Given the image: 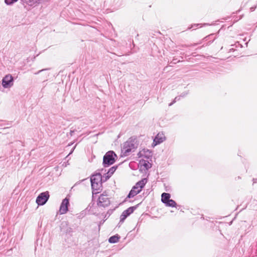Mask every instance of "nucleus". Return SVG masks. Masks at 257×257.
Here are the masks:
<instances>
[{"mask_svg": "<svg viewBox=\"0 0 257 257\" xmlns=\"http://www.w3.org/2000/svg\"><path fill=\"white\" fill-rule=\"evenodd\" d=\"M136 208V207H130L127 209L123 211L121 215L120 216V223H123L124 220L126 218V217L129 216L131 214H132L135 209Z\"/></svg>", "mask_w": 257, "mask_h": 257, "instance_id": "obj_6", "label": "nucleus"}, {"mask_svg": "<svg viewBox=\"0 0 257 257\" xmlns=\"http://www.w3.org/2000/svg\"><path fill=\"white\" fill-rule=\"evenodd\" d=\"M46 0H22V2L26 3L30 6H35Z\"/></svg>", "mask_w": 257, "mask_h": 257, "instance_id": "obj_10", "label": "nucleus"}, {"mask_svg": "<svg viewBox=\"0 0 257 257\" xmlns=\"http://www.w3.org/2000/svg\"><path fill=\"white\" fill-rule=\"evenodd\" d=\"M144 152H145V150L144 151L140 152L138 154V155H139V156L141 157L143 155V153H144Z\"/></svg>", "mask_w": 257, "mask_h": 257, "instance_id": "obj_22", "label": "nucleus"}, {"mask_svg": "<svg viewBox=\"0 0 257 257\" xmlns=\"http://www.w3.org/2000/svg\"><path fill=\"white\" fill-rule=\"evenodd\" d=\"M117 158V156L113 151L107 152L103 158V165L104 167H107L112 165Z\"/></svg>", "mask_w": 257, "mask_h": 257, "instance_id": "obj_2", "label": "nucleus"}, {"mask_svg": "<svg viewBox=\"0 0 257 257\" xmlns=\"http://www.w3.org/2000/svg\"><path fill=\"white\" fill-rule=\"evenodd\" d=\"M140 192L141 191H140L139 190L134 186L128 193L127 198H131L134 197Z\"/></svg>", "mask_w": 257, "mask_h": 257, "instance_id": "obj_13", "label": "nucleus"}, {"mask_svg": "<svg viewBox=\"0 0 257 257\" xmlns=\"http://www.w3.org/2000/svg\"><path fill=\"white\" fill-rule=\"evenodd\" d=\"M137 140L133 138H130L123 145L122 151L125 156H127L131 152H134L138 147Z\"/></svg>", "mask_w": 257, "mask_h": 257, "instance_id": "obj_1", "label": "nucleus"}, {"mask_svg": "<svg viewBox=\"0 0 257 257\" xmlns=\"http://www.w3.org/2000/svg\"><path fill=\"white\" fill-rule=\"evenodd\" d=\"M2 84L5 88L11 87L14 84V79L12 75H6L2 79Z\"/></svg>", "mask_w": 257, "mask_h": 257, "instance_id": "obj_4", "label": "nucleus"}, {"mask_svg": "<svg viewBox=\"0 0 257 257\" xmlns=\"http://www.w3.org/2000/svg\"><path fill=\"white\" fill-rule=\"evenodd\" d=\"M91 182L95 183H102V176L100 173H97L91 176L90 179Z\"/></svg>", "mask_w": 257, "mask_h": 257, "instance_id": "obj_12", "label": "nucleus"}, {"mask_svg": "<svg viewBox=\"0 0 257 257\" xmlns=\"http://www.w3.org/2000/svg\"><path fill=\"white\" fill-rule=\"evenodd\" d=\"M64 231L66 232V233H69L72 231V229L71 228L68 227L66 230Z\"/></svg>", "mask_w": 257, "mask_h": 257, "instance_id": "obj_20", "label": "nucleus"}, {"mask_svg": "<svg viewBox=\"0 0 257 257\" xmlns=\"http://www.w3.org/2000/svg\"><path fill=\"white\" fill-rule=\"evenodd\" d=\"M65 225H66V226H67V223H66V222H63V223H62V227H61V230H63V227Z\"/></svg>", "mask_w": 257, "mask_h": 257, "instance_id": "obj_21", "label": "nucleus"}, {"mask_svg": "<svg viewBox=\"0 0 257 257\" xmlns=\"http://www.w3.org/2000/svg\"><path fill=\"white\" fill-rule=\"evenodd\" d=\"M119 238L120 236L118 235H115L109 237L108 241L111 243H116L119 241Z\"/></svg>", "mask_w": 257, "mask_h": 257, "instance_id": "obj_16", "label": "nucleus"}, {"mask_svg": "<svg viewBox=\"0 0 257 257\" xmlns=\"http://www.w3.org/2000/svg\"><path fill=\"white\" fill-rule=\"evenodd\" d=\"M170 194L167 193H163L161 195V200L163 203L164 204H166L168 200H170Z\"/></svg>", "mask_w": 257, "mask_h": 257, "instance_id": "obj_14", "label": "nucleus"}, {"mask_svg": "<svg viewBox=\"0 0 257 257\" xmlns=\"http://www.w3.org/2000/svg\"><path fill=\"white\" fill-rule=\"evenodd\" d=\"M193 25H192V26H191V27H189L188 29H191L192 28H193Z\"/></svg>", "mask_w": 257, "mask_h": 257, "instance_id": "obj_28", "label": "nucleus"}, {"mask_svg": "<svg viewBox=\"0 0 257 257\" xmlns=\"http://www.w3.org/2000/svg\"><path fill=\"white\" fill-rule=\"evenodd\" d=\"M198 25V24H197V25L194 24V26H197Z\"/></svg>", "mask_w": 257, "mask_h": 257, "instance_id": "obj_29", "label": "nucleus"}, {"mask_svg": "<svg viewBox=\"0 0 257 257\" xmlns=\"http://www.w3.org/2000/svg\"><path fill=\"white\" fill-rule=\"evenodd\" d=\"M17 1L18 0H5V3L7 5H12L13 4L17 2Z\"/></svg>", "mask_w": 257, "mask_h": 257, "instance_id": "obj_19", "label": "nucleus"}, {"mask_svg": "<svg viewBox=\"0 0 257 257\" xmlns=\"http://www.w3.org/2000/svg\"><path fill=\"white\" fill-rule=\"evenodd\" d=\"M144 166L147 169L148 168V164H147V163H145V164L144 165Z\"/></svg>", "mask_w": 257, "mask_h": 257, "instance_id": "obj_25", "label": "nucleus"}, {"mask_svg": "<svg viewBox=\"0 0 257 257\" xmlns=\"http://www.w3.org/2000/svg\"><path fill=\"white\" fill-rule=\"evenodd\" d=\"M188 94V92H184L183 93H182L180 95L178 96H176L174 99L173 100V101L170 103L169 105V106H171L173 104H174V103H175L177 101H179L181 97H185Z\"/></svg>", "mask_w": 257, "mask_h": 257, "instance_id": "obj_15", "label": "nucleus"}, {"mask_svg": "<svg viewBox=\"0 0 257 257\" xmlns=\"http://www.w3.org/2000/svg\"><path fill=\"white\" fill-rule=\"evenodd\" d=\"M49 198V194L48 191L42 192L37 197L36 203L39 205H44Z\"/></svg>", "mask_w": 257, "mask_h": 257, "instance_id": "obj_5", "label": "nucleus"}, {"mask_svg": "<svg viewBox=\"0 0 257 257\" xmlns=\"http://www.w3.org/2000/svg\"><path fill=\"white\" fill-rule=\"evenodd\" d=\"M165 139V137L164 134L163 133H158L157 135L155 137L154 139L153 143L155 144V146L160 144L164 142Z\"/></svg>", "mask_w": 257, "mask_h": 257, "instance_id": "obj_9", "label": "nucleus"}, {"mask_svg": "<svg viewBox=\"0 0 257 257\" xmlns=\"http://www.w3.org/2000/svg\"><path fill=\"white\" fill-rule=\"evenodd\" d=\"M147 183V179L143 178L141 180L138 182L135 185L136 187H137L140 191H141L142 189L146 184Z\"/></svg>", "mask_w": 257, "mask_h": 257, "instance_id": "obj_11", "label": "nucleus"}, {"mask_svg": "<svg viewBox=\"0 0 257 257\" xmlns=\"http://www.w3.org/2000/svg\"><path fill=\"white\" fill-rule=\"evenodd\" d=\"M255 9V7H251L250 8V10L251 12H253Z\"/></svg>", "mask_w": 257, "mask_h": 257, "instance_id": "obj_24", "label": "nucleus"}, {"mask_svg": "<svg viewBox=\"0 0 257 257\" xmlns=\"http://www.w3.org/2000/svg\"><path fill=\"white\" fill-rule=\"evenodd\" d=\"M116 169V167L113 166V167H112L111 168H110L107 173V177L109 178L113 174V173L115 172Z\"/></svg>", "mask_w": 257, "mask_h": 257, "instance_id": "obj_17", "label": "nucleus"}, {"mask_svg": "<svg viewBox=\"0 0 257 257\" xmlns=\"http://www.w3.org/2000/svg\"><path fill=\"white\" fill-rule=\"evenodd\" d=\"M110 203V198L105 192L100 195L97 202V204L99 206L105 207L109 205Z\"/></svg>", "mask_w": 257, "mask_h": 257, "instance_id": "obj_3", "label": "nucleus"}, {"mask_svg": "<svg viewBox=\"0 0 257 257\" xmlns=\"http://www.w3.org/2000/svg\"><path fill=\"white\" fill-rule=\"evenodd\" d=\"M166 206L169 207H175L176 205V203L175 201L172 199H170L168 200L167 203L165 204Z\"/></svg>", "mask_w": 257, "mask_h": 257, "instance_id": "obj_18", "label": "nucleus"}, {"mask_svg": "<svg viewBox=\"0 0 257 257\" xmlns=\"http://www.w3.org/2000/svg\"><path fill=\"white\" fill-rule=\"evenodd\" d=\"M46 69H42L41 70H39V71H38L37 72L35 73V74H39V73H40L41 72L44 71V70H45Z\"/></svg>", "mask_w": 257, "mask_h": 257, "instance_id": "obj_23", "label": "nucleus"}, {"mask_svg": "<svg viewBox=\"0 0 257 257\" xmlns=\"http://www.w3.org/2000/svg\"><path fill=\"white\" fill-rule=\"evenodd\" d=\"M147 152L149 153V154L151 153V152L149 151V150H147Z\"/></svg>", "mask_w": 257, "mask_h": 257, "instance_id": "obj_27", "label": "nucleus"}, {"mask_svg": "<svg viewBox=\"0 0 257 257\" xmlns=\"http://www.w3.org/2000/svg\"><path fill=\"white\" fill-rule=\"evenodd\" d=\"M93 194H97L101 190L102 183H95L91 182Z\"/></svg>", "mask_w": 257, "mask_h": 257, "instance_id": "obj_8", "label": "nucleus"}, {"mask_svg": "<svg viewBox=\"0 0 257 257\" xmlns=\"http://www.w3.org/2000/svg\"><path fill=\"white\" fill-rule=\"evenodd\" d=\"M74 133V131H71L70 132V134L71 135H72V134Z\"/></svg>", "mask_w": 257, "mask_h": 257, "instance_id": "obj_26", "label": "nucleus"}, {"mask_svg": "<svg viewBox=\"0 0 257 257\" xmlns=\"http://www.w3.org/2000/svg\"><path fill=\"white\" fill-rule=\"evenodd\" d=\"M69 205V200L68 198H65L62 200L59 209L60 214H65L67 212Z\"/></svg>", "mask_w": 257, "mask_h": 257, "instance_id": "obj_7", "label": "nucleus"}]
</instances>
